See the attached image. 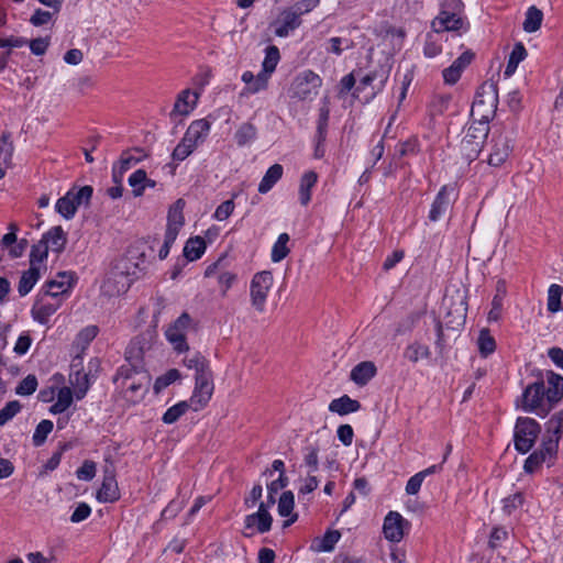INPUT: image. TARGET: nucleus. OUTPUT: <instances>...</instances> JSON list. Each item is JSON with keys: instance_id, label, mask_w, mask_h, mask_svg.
I'll return each mask as SVG.
<instances>
[{"instance_id": "obj_1", "label": "nucleus", "mask_w": 563, "mask_h": 563, "mask_svg": "<svg viewBox=\"0 0 563 563\" xmlns=\"http://www.w3.org/2000/svg\"><path fill=\"white\" fill-rule=\"evenodd\" d=\"M497 103L498 93L496 86L488 82L483 84L477 90L472 104V122L485 123L488 125L489 120L495 115Z\"/></svg>"}, {"instance_id": "obj_2", "label": "nucleus", "mask_w": 563, "mask_h": 563, "mask_svg": "<svg viewBox=\"0 0 563 563\" xmlns=\"http://www.w3.org/2000/svg\"><path fill=\"white\" fill-rule=\"evenodd\" d=\"M515 132L505 128L493 132L487 163L501 166L514 150Z\"/></svg>"}, {"instance_id": "obj_3", "label": "nucleus", "mask_w": 563, "mask_h": 563, "mask_svg": "<svg viewBox=\"0 0 563 563\" xmlns=\"http://www.w3.org/2000/svg\"><path fill=\"white\" fill-rule=\"evenodd\" d=\"M488 131V125L475 122H471L464 130L460 152L466 161L472 162L478 156Z\"/></svg>"}, {"instance_id": "obj_4", "label": "nucleus", "mask_w": 563, "mask_h": 563, "mask_svg": "<svg viewBox=\"0 0 563 563\" xmlns=\"http://www.w3.org/2000/svg\"><path fill=\"white\" fill-rule=\"evenodd\" d=\"M462 8L463 3L461 0H444L441 12L431 23L432 31L434 33H441L461 30L464 22L456 12L461 11Z\"/></svg>"}, {"instance_id": "obj_5", "label": "nucleus", "mask_w": 563, "mask_h": 563, "mask_svg": "<svg viewBox=\"0 0 563 563\" xmlns=\"http://www.w3.org/2000/svg\"><path fill=\"white\" fill-rule=\"evenodd\" d=\"M541 432L540 424L532 418L520 417L515 427V448L520 453H527L534 445Z\"/></svg>"}, {"instance_id": "obj_6", "label": "nucleus", "mask_w": 563, "mask_h": 563, "mask_svg": "<svg viewBox=\"0 0 563 563\" xmlns=\"http://www.w3.org/2000/svg\"><path fill=\"white\" fill-rule=\"evenodd\" d=\"M130 275L129 261L125 258L119 260L103 283L102 288L104 292L110 296H114L128 291L132 283Z\"/></svg>"}, {"instance_id": "obj_7", "label": "nucleus", "mask_w": 563, "mask_h": 563, "mask_svg": "<svg viewBox=\"0 0 563 563\" xmlns=\"http://www.w3.org/2000/svg\"><path fill=\"white\" fill-rule=\"evenodd\" d=\"M321 78L312 70H305L297 75L290 84L289 96L292 99L308 100L318 93Z\"/></svg>"}, {"instance_id": "obj_8", "label": "nucleus", "mask_w": 563, "mask_h": 563, "mask_svg": "<svg viewBox=\"0 0 563 563\" xmlns=\"http://www.w3.org/2000/svg\"><path fill=\"white\" fill-rule=\"evenodd\" d=\"M91 196V186H84L77 191L69 190L64 197L57 200L55 209L65 219H71L79 206L89 203Z\"/></svg>"}, {"instance_id": "obj_9", "label": "nucleus", "mask_w": 563, "mask_h": 563, "mask_svg": "<svg viewBox=\"0 0 563 563\" xmlns=\"http://www.w3.org/2000/svg\"><path fill=\"white\" fill-rule=\"evenodd\" d=\"M273 282V274L268 271L256 273L253 276L250 285V296L252 306L256 311H264Z\"/></svg>"}, {"instance_id": "obj_10", "label": "nucleus", "mask_w": 563, "mask_h": 563, "mask_svg": "<svg viewBox=\"0 0 563 563\" xmlns=\"http://www.w3.org/2000/svg\"><path fill=\"white\" fill-rule=\"evenodd\" d=\"M190 324L191 317L187 312H184L167 328L165 332L166 339L178 352H184L189 349L186 342V334Z\"/></svg>"}, {"instance_id": "obj_11", "label": "nucleus", "mask_w": 563, "mask_h": 563, "mask_svg": "<svg viewBox=\"0 0 563 563\" xmlns=\"http://www.w3.org/2000/svg\"><path fill=\"white\" fill-rule=\"evenodd\" d=\"M212 374L207 373L195 376V388L190 397V406L194 410H199L207 406L213 394Z\"/></svg>"}, {"instance_id": "obj_12", "label": "nucleus", "mask_w": 563, "mask_h": 563, "mask_svg": "<svg viewBox=\"0 0 563 563\" xmlns=\"http://www.w3.org/2000/svg\"><path fill=\"white\" fill-rule=\"evenodd\" d=\"M224 257H220L217 262L209 265L205 271L206 277L217 276L222 297H225L228 290L236 280V274L224 269Z\"/></svg>"}, {"instance_id": "obj_13", "label": "nucleus", "mask_w": 563, "mask_h": 563, "mask_svg": "<svg viewBox=\"0 0 563 563\" xmlns=\"http://www.w3.org/2000/svg\"><path fill=\"white\" fill-rule=\"evenodd\" d=\"M409 522L397 511L387 514L384 520L383 532L385 538L391 542H400L404 538V529Z\"/></svg>"}, {"instance_id": "obj_14", "label": "nucleus", "mask_w": 563, "mask_h": 563, "mask_svg": "<svg viewBox=\"0 0 563 563\" xmlns=\"http://www.w3.org/2000/svg\"><path fill=\"white\" fill-rule=\"evenodd\" d=\"M545 398V386L543 382L533 383L522 394V409L531 412L542 408Z\"/></svg>"}, {"instance_id": "obj_15", "label": "nucleus", "mask_w": 563, "mask_h": 563, "mask_svg": "<svg viewBox=\"0 0 563 563\" xmlns=\"http://www.w3.org/2000/svg\"><path fill=\"white\" fill-rule=\"evenodd\" d=\"M198 98L199 95L190 89L180 91L176 98L174 108L169 113L170 120L176 121L179 117L183 118L189 115L195 109Z\"/></svg>"}, {"instance_id": "obj_16", "label": "nucleus", "mask_w": 563, "mask_h": 563, "mask_svg": "<svg viewBox=\"0 0 563 563\" xmlns=\"http://www.w3.org/2000/svg\"><path fill=\"white\" fill-rule=\"evenodd\" d=\"M120 497L115 473L112 465L106 466L101 487L97 493V498L101 503H113Z\"/></svg>"}, {"instance_id": "obj_17", "label": "nucleus", "mask_w": 563, "mask_h": 563, "mask_svg": "<svg viewBox=\"0 0 563 563\" xmlns=\"http://www.w3.org/2000/svg\"><path fill=\"white\" fill-rule=\"evenodd\" d=\"M156 339L155 329H147L136 338L132 340L130 343L126 354L129 358H140L142 355L151 350L154 341Z\"/></svg>"}, {"instance_id": "obj_18", "label": "nucleus", "mask_w": 563, "mask_h": 563, "mask_svg": "<svg viewBox=\"0 0 563 563\" xmlns=\"http://www.w3.org/2000/svg\"><path fill=\"white\" fill-rule=\"evenodd\" d=\"M241 79L245 84L241 96H250L265 91L268 88L271 77L261 71L255 76L252 71L246 70L242 74Z\"/></svg>"}, {"instance_id": "obj_19", "label": "nucleus", "mask_w": 563, "mask_h": 563, "mask_svg": "<svg viewBox=\"0 0 563 563\" xmlns=\"http://www.w3.org/2000/svg\"><path fill=\"white\" fill-rule=\"evenodd\" d=\"M377 368L371 361L361 362L357 364L350 374L351 380L358 386L366 385L375 375Z\"/></svg>"}, {"instance_id": "obj_20", "label": "nucleus", "mask_w": 563, "mask_h": 563, "mask_svg": "<svg viewBox=\"0 0 563 563\" xmlns=\"http://www.w3.org/2000/svg\"><path fill=\"white\" fill-rule=\"evenodd\" d=\"M450 208L448 186H443L438 192L429 213L430 221H438Z\"/></svg>"}, {"instance_id": "obj_21", "label": "nucleus", "mask_w": 563, "mask_h": 563, "mask_svg": "<svg viewBox=\"0 0 563 563\" xmlns=\"http://www.w3.org/2000/svg\"><path fill=\"white\" fill-rule=\"evenodd\" d=\"M545 399L550 405L558 402L563 397V377L550 373L547 377Z\"/></svg>"}, {"instance_id": "obj_22", "label": "nucleus", "mask_w": 563, "mask_h": 563, "mask_svg": "<svg viewBox=\"0 0 563 563\" xmlns=\"http://www.w3.org/2000/svg\"><path fill=\"white\" fill-rule=\"evenodd\" d=\"M360 401L352 399L347 395L333 399L329 405V410L340 416L356 412L357 410H360Z\"/></svg>"}, {"instance_id": "obj_23", "label": "nucleus", "mask_w": 563, "mask_h": 563, "mask_svg": "<svg viewBox=\"0 0 563 563\" xmlns=\"http://www.w3.org/2000/svg\"><path fill=\"white\" fill-rule=\"evenodd\" d=\"M210 130V122L206 119L196 120L188 126L185 137L192 141L195 144H199L203 141Z\"/></svg>"}, {"instance_id": "obj_24", "label": "nucleus", "mask_w": 563, "mask_h": 563, "mask_svg": "<svg viewBox=\"0 0 563 563\" xmlns=\"http://www.w3.org/2000/svg\"><path fill=\"white\" fill-rule=\"evenodd\" d=\"M185 208V201L178 199L168 211V223L166 231L173 230L175 234H178L180 228L184 224L183 210Z\"/></svg>"}, {"instance_id": "obj_25", "label": "nucleus", "mask_w": 563, "mask_h": 563, "mask_svg": "<svg viewBox=\"0 0 563 563\" xmlns=\"http://www.w3.org/2000/svg\"><path fill=\"white\" fill-rule=\"evenodd\" d=\"M42 241H45V244L52 247L55 252H62L67 242L66 233L62 229V227L57 225L52 228L46 234L43 235Z\"/></svg>"}, {"instance_id": "obj_26", "label": "nucleus", "mask_w": 563, "mask_h": 563, "mask_svg": "<svg viewBox=\"0 0 563 563\" xmlns=\"http://www.w3.org/2000/svg\"><path fill=\"white\" fill-rule=\"evenodd\" d=\"M57 277L58 279H52L46 283V296L57 297L65 294L70 287V276L67 273H59Z\"/></svg>"}, {"instance_id": "obj_27", "label": "nucleus", "mask_w": 563, "mask_h": 563, "mask_svg": "<svg viewBox=\"0 0 563 563\" xmlns=\"http://www.w3.org/2000/svg\"><path fill=\"white\" fill-rule=\"evenodd\" d=\"M40 276L41 269L30 265V268L23 272L19 282L18 291L20 296L27 295L38 280Z\"/></svg>"}, {"instance_id": "obj_28", "label": "nucleus", "mask_w": 563, "mask_h": 563, "mask_svg": "<svg viewBox=\"0 0 563 563\" xmlns=\"http://www.w3.org/2000/svg\"><path fill=\"white\" fill-rule=\"evenodd\" d=\"M300 24L299 15L296 12H284L283 20L275 27V35L278 37H285L290 31L298 27Z\"/></svg>"}, {"instance_id": "obj_29", "label": "nucleus", "mask_w": 563, "mask_h": 563, "mask_svg": "<svg viewBox=\"0 0 563 563\" xmlns=\"http://www.w3.org/2000/svg\"><path fill=\"white\" fill-rule=\"evenodd\" d=\"M273 523V518L271 515H260L257 512H254L252 515L246 516L245 518V529H253L256 528V530L261 533L267 532L271 530Z\"/></svg>"}, {"instance_id": "obj_30", "label": "nucleus", "mask_w": 563, "mask_h": 563, "mask_svg": "<svg viewBox=\"0 0 563 563\" xmlns=\"http://www.w3.org/2000/svg\"><path fill=\"white\" fill-rule=\"evenodd\" d=\"M282 176L283 166L279 164H274L267 169L266 174L261 180L258 185V191L261 194L268 192L273 188V186L282 178Z\"/></svg>"}, {"instance_id": "obj_31", "label": "nucleus", "mask_w": 563, "mask_h": 563, "mask_svg": "<svg viewBox=\"0 0 563 563\" xmlns=\"http://www.w3.org/2000/svg\"><path fill=\"white\" fill-rule=\"evenodd\" d=\"M318 175L309 170L305 173L300 180L299 199L302 206H307L311 199V188L316 185Z\"/></svg>"}, {"instance_id": "obj_32", "label": "nucleus", "mask_w": 563, "mask_h": 563, "mask_svg": "<svg viewBox=\"0 0 563 563\" xmlns=\"http://www.w3.org/2000/svg\"><path fill=\"white\" fill-rule=\"evenodd\" d=\"M341 533L338 530H328L321 539L313 542L312 549L317 552H331L339 542Z\"/></svg>"}, {"instance_id": "obj_33", "label": "nucleus", "mask_w": 563, "mask_h": 563, "mask_svg": "<svg viewBox=\"0 0 563 563\" xmlns=\"http://www.w3.org/2000/svg\"><path fill=\"white\" fill-rule=\"evenodd\" d=\"M206 251V242L202 238H191L186 242L184 247V256L188 261H196L202 256Z\"/></svg>"}, {"instance_id": "obj_34", "label": "nucleus", "mask_w": 563, "mask_h": 563, "mask_svg": "<svg viewBox=\"0 0 563 563\" xmlns=\"http://www.w3.org/2000/svg\"><path fill=\"white\" fill-rule=\"evenodd\" d=\"M184 364L187 368L195 371V376L211 373L207 358L198 352L187 356Z\"/></svg>"}, {"instance_id": "obj_35", "label": "nucleus", "mask_w": 563, "mask_h": 563, "mask_svg": "<svg viewBox=\"0 0 563 563\" xmlns=\"http://www.w3.org/2000/svg\"><path fill=\"white\" fill-rule=\"evenodd\" d=\"M280 59L279 49L275 45H271L265 49V58L262 64L261 73L272 77Z\"/></svg>"}, {"instance_id": "obj_36", "label": "nucleus", "mask_w": 563, "mask_h": 563, "mask_svg": "<svg viewBox=\"0 0 563 563\" xmlns=\"http://www.w3.org/2000/svg\"><path fill=\"white\" fill-rule=\"evenodd\" d=\"M14 152V145L11 140L10 132H2L0 136V162L4 167L12 165V156Z\"/></svg>"}, {"instance_id": "obj_37", "label": "nucleus", "mask_w": 563, "mask_h": 563, "mask_svg": "<svg viewBox=\"0 0 563 563\" xmlns=\"http://www.w3.org/2000/svg\"><path fill=\"white\" fill-rule=\"evenodd\" d=\"M527 56V51L522 43L515 44L512 52L509 55V59L505 69V76L510 77L515 74L518 65Z\"/></svg>"}, {"instance_id": "obj_38", "label": "nucleus", "mask_w": 563, "mask_h": 563, "mask_svg": "<svg viewBox=\"0 0 563 563\" xmlns=\"http://www.w3.org/2000/svg\"><path fill=\"white\" fill-rule=\"evenodd\" d=\"M74 394L69 387H63L57 393V400L49 411L54 415L66 411L73 404Z\"/></svg>"}, {"instance_id": "obj_39", "label": "nucleus", "mask_w": 563, "mask_h": 563, "mask_svg": "<svg viewBox=\"0 0 563 563\" xmlns=\"http://www.w3.org/2000/svg\"><path fill=\"white\" fill-rule=\"evenodd\" d=\"M542 20V11L532 5L526 12V19L523 21L522 27L526 32L533 33L540 29Z\"/></svg>"}, {"instance_id": "obj_40", "label": "nucleus", "mask_w": 563, "mask_h": 563, "mask_svg": "<svg viewBox=\"0 0 563 563\" xmlns=\"http://www.w3.org/2000/svg\"><path fill=\"white\" fill-rule=\"evenodd\" d=\"M56 310V305L45 303L43 302L42 298L36 305H34L32 309V316L37 322L46 324Z\"/></svg>"}, {"instance_id": "obj_41", "label": "nucleus", "mask_w": 563, "mask_h": 563, "mask_svg": "<svg viewBox=\"0 0 563 563\" xmlns=\"http://www.w3.org/2000/svg\"><path fill=\"white\" fill-rule=\"evenodd\" d=\"M404 355L411 363H417L421 358H429L431 351L429 346L415 342L406 347Z\"/></svg>"}, {"instance_id": "obj_42", "label": "nucleus", "mask_w": 563, "mask_h": 563, "mask_svg": "<svg viewBox=\"0 0 563 563\" xmlns=\"http://www.w3.org/2000/svg\"><path fill=\"white\" fill-rule=\"evenodd\" d=\"M134 152L139 153V156H133L131 151H125L122 153L120 157V169L117 170L120 177L133 165L141 162L143 158L147 156V154L142 148H134Z\"/></svg>"}, {"instance_id": "obj_43", "label": "nucleus", "mask_w": 563, "mask_h": 563, "mask_svg": "<svg viewBox=\"0 0 563 563\" xmlns=\"http://www.w3.org/2000/svg\"><path fill=\"white\" fill-rule=\"evenodd\" d=\"M70 384L74 387L75 397L77 399H81L89 389L88 375L81 372H76L74 375H70Z\"/></svg>"}, {"instance_id": "obj_44", "label": "nucleus", "mask_w": 563, "mask_h": 563, "mask_svg": "<svg viewBox=\"0 0 563 563\" xmlns=\"http://www.w3.org/2000/svg\"><path fill=\"white\" fill-rule=\"evenodd\" d=\"M288 241L289 235L287 233L279 234L272 249V261L274 263L283 261L289 254L290 250L287 246Z\"/></svg>"}, {"instance_id": "obj_45", "label": "nucleus", "mask_w": 563, "mask_h": 563, "mask_svg": "<svg viewBox=\"0 0 563 563\" xmlns=\"http://www.w3.org/2000/svg\"><path fill=\"white\" fill-rule=\"evenodd\" d=\"M563 295V287L552 284L548 290V310L550 312H558L562 310L561 297Z\"/></svg>"}, {"instance_id": "obj_46", "label": "nucleus", "mask_w": 563, "mask_h": 563, "mask_svg": "<svg viewBox=\"0 0 563 563\" xmlns=\"http://www.w3.org/2000/svg\"><path fill=\"white\" fill-rule=\"evenodd\" d=\"M48 246L45 244V241H40L37 244L33 245L30 253V265L36 268L42 267L43 262L47 257Z\"/></svg>"}, {"instance_id": "obj_47", "label": "nucleus", "mask_w": 563, "mask_h": 563, "mask_svg": "<svg viewBox=\"0 0 563 563\" xmlns=\"http://www.w3.org/2000/svg\"><path fill=\"white\" fill-rule=\"evenodd\" d=\"M197 146V144L184 136L178 145L174 148L172 157L174 161L181 162L186 159Z\"/></svg>"}, {"instance_id": "obj_48", "label": "nucleus", "mask_w": 563, "mask_h": 563, "mask_svg": "<svg viewBox=\"0 0 563 563\" xmlns=\"http://www.w3.org/2000/svg\"><path fill=\"white\" fill-rule=\"evenodd\" d=\"M190 404L187 401H180L170 408L163 415V421L166 424H172L176 422L183 415H185L189 408Z\"/></svg>"}, {"instance_id": "obj_49", "label": "nucleus", "mask_w": 563, "mask_h": 563, "mask_svg": "<svg viewBox=\"0 0 563 563\" xmlns=\"http://www.w3.org/2000/svg\"><path fill=\"white\" fill-rule=\"evenodd\" d=\"M479 353L483 356H487L492 354L496 349V343L494 338L489 334L487 329H483L479 332V336L477 340Z\"/></svg>"}, {"instance_id": "obj_50", "label": "nucleus", "mask_w": 563, "mask_h": 563, "mask_svg": "<svg viewBox=\"0 0 563 563\" xmlns=\"http://www.w3.org/2000/svg\"><path fill=\"white\" fill-rule=\"evenodd\" d=\"M558 446L559 442L556 439H553L552 437H547L542 444L540 450L537 451V453L542 454V460L545 462H552L558 453Z\"/></svg>"}, {"instance_id": "obj_51", "label": "nucleus", "mask_w": 563, "mask_h": 563, "mask_svg": "<svg viewBox=\"0 0 563 563\" xmlns=\"http://www.w3.org/2000/svg\"><path fill=\"white\" fill-rule=\"evenodd\" d=\"M146 181L147 176L144 169H137L129 177V184L133 188V195L135 197L143 195Z\"/></svg>"}, {"instance_id": "obj_52", "label": "nucleus", "mask_w": 563, "mask_h": 563, "mask_svg": "<svg viewBox=\"0 0 563 563\" xmlns=\"http://www.w3.org/2000/svg\"><path fill=\"white\" fill-rule=\"evenodd\" d=\"M256 136V128L252 123H243L235 132L238 145L243 146L254 140Z\"/></svg>"}, {"instance_id": "obj_53", "label": "nucleus", "mask_w": 563, "mask_h": 563, "mask_svg": "<svg viewBox=\"0 0 563 563\" xmlns=\"http://www.w3.org/2000/svg\"><path fill=\"white\" fill-rule=\"evenodd\" d=\"M180 378V373L176 368H172L167 371L164 375L156 378L154 383V391L156 394L161 393L163 389H165L167 386H169L172 383L176 382Z\"/></svg>"}, {"instance_id": "obj_54", "label": "nucleus", "mask_w": 563, "mask_h": 563, "mask_svg": "<svg viewBox=\"0 0 563 563\" xmlns=\"http://www.w3.org/2000/svg\"><path fill=\"white\" fill-rule=\"evenodd\" d=\"M52 430H53V422L51 420H42L37 424L35 431H34V434H33L34 445H36V446L42 445L45 442L48 433L52 432Z\"/></svg>"}, {"instance_id": "obj_55", "label": "nucleus", "mask_w": 563, "mask_h": 563, "mask_svg": "<svg viewBox=\"0 0 563 563\" xmlns=\"http://www.w3.org/2000/svg\"><path fill=\"white\" fill-rule=\"evenodd\" d=\"M548 437L556 439L558 442L563 433V411L555 413L548 422Z\"/></svg>"}, {"instance_id": "obj_56", "label": "nucleus", "mask_w": 563, "mask_h": 563, "mask_svg": "<svg viewBox=\"0 0 563 563\" xmlns=\"http://www.w3.org/2000/svg\"><path fill=\"white\" fill-rule=\"evenodd\" d=\"M294 494L290 490L284 492L278 500V514L282 517H288L294 509Z\"/></svg>"}, {"instance_id": "obj_57", "label": "nucleus", "mask_w": 563, "mask_h": 563, "mask_svg": "<svg viewBox=\"0 0 563 563\" xmlns=\"http://www.w3.org/2000/svg\"><path fill=\"white\" fill-rule=\"evenodd\" d=\"M37 388V379L34 375H27L15 388V393L21 396L32 395Z\"/></svg>"}, {"instance_id": "obj_58", "label": "nucleus", "mask_w": 563, "mask_h": 563, "mask_svg": "<svg viewBox=\"0 0 563 563\" xmlns=\"http://www.w3.org/2000/svg\"><path fill=\"white\" fill-rule=\"evenodd\" d=\"M21 410V404L18 400L9 401L0 410V427L4 426Z\"/></svg>"}, {"instance_id": "obj_59", "label": "nucleus", "mask_w": 563, "mask_h": 563, "mask_svg": "<svg viewBox=\"0 0 563 563\" xmlns=\"http://www.w3.org/2000/svg\"><path fill=\"white\" fill-rule=\"evenodd\" d=\"M441 52H442L441 44L439 43V41H437L433 37L432 33H429L427 35V40H426V43H424V48H423L424 55L427 57L432 58V57L438 56Z\"/></svg>"}, {"instance_id": "obj_60", "label": "nucleus", "mask_w": 563, "mask_h": 563, "mask_svg": "<svg viewBox=\"0 0 563 563\" xmlns=\"http://www.w3.org/2000/svg\"><path fill=\"white\" fill-rule=\"evenodd\" d=\"M288 484V478L285 476V474H280L279 477L276 481H273L268 485V496L269 504H275V495L278 493L279 489L286 487Z\"/></svg>"}, {"instance_id": "obj_61", "label": "nucleus", "mask_w": 563, "mask_h": 563, "mask_svg": "<svg viewBox=\"0 0 563 563\" xmlns=\"http://www.w3.org/2000/svg\"><path fill=\"white\" fill-rule=\"evenodd\" d=\"M76 474L79 479L91 481L96 476V463L88 460L85 461Z\"/></svg>"}, {"instance_id": "obj_62", "label": "nucleus", "mask_w": 563, "mask_h": 563, "mask_svg": "<svg viewBox=\"0 0 563 563\" xmlns=\"http://www.w3.org/2000/svg\"><path fill=\"white\" fill-rule=\"evenodd\" d=\"M475 57V54L472 51H465L460 57H457L453 63L452 66L462 75V73L465 70V68L471 65Z\"/></svg>"}, {"instance_id": "obj_63", "label": "nucleus", "mask_w": 563, "mask_h": 563, "mask_svg": "<svg viewBox=\"0 0 563 563\" xmlns=\"http://www.w3.org/2000/svg\"><path fill=\"white\" fill-rule=\"evenodd\" d=\"M98 334V328L96 325H89L82 329L77 335V343L81 345H88Z\"/></svg>"}, {"instance_id": "obj_64", "label": "nucleus", "mask_w": 563, "mask_h": 563, "mask_svg": "<svg viewBox=\"0 0 563 563\" xmlns=\"http://www.w3.org/2000/svg\"><path fill=\"white\" fill-rule=\"evenodd\" d=\"M234 210V202L233 200H225L223 201L216 210L214 217L219 221L227 220Z\"/></svg>"}]
</instances>
